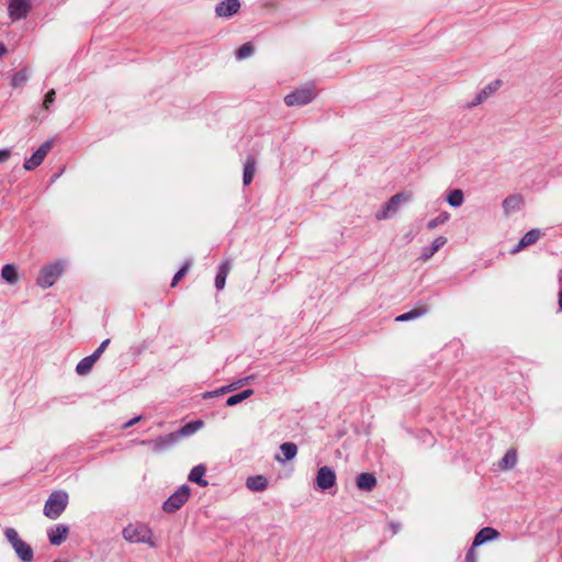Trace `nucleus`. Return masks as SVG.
<instances>
[{"label":"nucleus","instance_id":"1","mask_svg":"<svg viewBox=\"0 0 562 562\" xmlns=\"http://www.w3.org/2000/svg\"><path fill=\"white\" fill-rule=\"evenodd\" d=\"M123 538L131 543H146L151 548L156 547L153 541L151 529L144 524H128L122 531Z\"/></svg>","mask_w":562,"mask_h":562},{"label":"nucleus","instance_id":"2","mask_svg":"<svg viewBox=\"0 0 562 562\" xmlns=\"http://www.w3.org/2000/svg\"><path fill=\"white\" fill-rule=\"evenodd\" d=\"M68 499V494L65 491L58 490L52 492L44 504V515L49 519H57L65 512Z\"/></svg>","mask_w":562,"mask_h":562},{"label":"nucleus","instance_id":"3","mask_svg":"<svg viewBox=\"0 0 562 562\" xmlns=\"http://www.w3.org/2000/svg\"><path fill=\"white\" fill-rule=\"evenodd\" d=\"M65 267L66 263L63 260H57L43 266L36 279V285L42 289H48L53 286L57 279L65 271Z\"/></svg>","mask_w":562,"mask_h":562},{"label":"nucleus","instance_id":"4","mask_svg":"<svg viewBox=\"0 0 562 562\" xmlns=\"http://www.w3.org/2000/svg\"><path fill=\"white\" fill-rule=\"evenodd\" d=\"M315 98V86L313 83H306L286 94L284 97V103L288 106H303L311 103Z\"/></svg>","mask_w":562,"mask_h":562},{"label":"nucleus","instance_id":"5","mask_svg":"<svg viewBox=\"0 0 562 562\" xmlns=\"http://www.w3.org/2000/svg\"><path fill=\"white\" fill-rule=\"evenodd\" d=\"M191 488L189 485H181L173 492L162 504V509L166 513L172 514L179 510L189 499Z\"/></svg>","mask_w":562,"mask_h":562},{"label":"nucleus","instance_id":"6","mask_svg":"<svg viewBox=\"0 0 562 562\" xmlns=\"http://www.w3.org/2000/svg\"><path fill=\"white\" fill-rule=\"evenodd\" d=\"M405 193H396L375 214L376 220L382 221L393 216L400 209L403 201H406Z\"/></svg>","mask_w":562,"mask_h":562},{"label":"nucleus","instance_id":"7","mask_svg":"<svg viewBox=\"0 0 562 562\" xmlns=\"http://www.w3.org/2000/svg\"><path fill=\"white\" fill-rule=\"evenodd\" d=\"M179 441L176 431L160 436L155 440H143L142 445L149 446L156 453L165 451L173 447Z\"/></svg>","mask_w":562,"mask_h":562},{"label":"nucleus","instance_id":"8","mask_svg":"<svg viewBox=\"0 0 562 562\" xmlns=\"http://www.w3.org/2000/svg\"><path fill=\"white\" fill-rule=\"evenodd\" d=\"M336 484V473L327 465L318 469L316 474V487L325 491L333 487Z\"/></svg>","mask_w":562,"mask_h":562},{"label":"nucleus","instance_id":"9","mask_svg":"<svg viewBox=\"0 0 562 562\" xmlns=\"http://www.w3.org/2000/svg\"><path fill=\"white\" fill-rule=\"evenodd\" d=\"M52 145H53L52 140H46L45 143H43L40 146V148L30 158H27L24 161V165H23L24 169L25 170H34L35 168H37L43 162L46 155L48 154L49 149L52 148Z\"/></svg>","mask_w":562,"mask_h":562},{"label":"nucleus","instance_id":"10","mask_svg":"<svg viewBox=\"0 0 562 562\" xmlns=\"http://www.w3.org/2000/svg\"><path fill=\"white\" fill-rule=\"evenodd\" d=\"M239 0H222L215 5V14L218 18H231L240 9Z\"/></svg>","mask_w":562,"mask_h":562},{"label":"nucleus","instance_id":"11","mask_svg":"<svg viewBox=\"0 0 562 562\" xmlns=\"http://www.w3.org/2000/svg\"><path fill=\"white\" fill-rule=\"evenodd\" d=\"M9 15L12 20L25 18L30 10L29 0H11L9 3Z\"/></svg>","mask_w":562,"mask_h":562},{"label":"nucleus","instance_id":"12","mask_svg":"<svg viewBox=\"0 0 562 562\" xmlns=\"http://www.w3.org/2000/svg\"><path fill=\"white\" fill-rule=\"evenodd\" d=\"M69 527L65 524H58L47 531L49 542L53 546H60L67 539Z\"/></svg>","mask_w":562,"mask_h":562},{"label":"nucleus","instance_id":"13","mask_svg":"<svg viewBox=\"0 0 562 562\" xmlns=\"http://www.w3.org/2000/svg\"><path fill=\"white\" fill-rule=\"evenodd\" d=\"M542 236V233L539 228H532L528 231L519 240V243L513 248L512 254H517L521 249L531 246L536 244L540 237Z\"/></svg>","mask_w":562,"mask_h":562},{"label":"nucleus","instance_id":"14","mask_svg":"<svg viewBox=\"0 0 562 562\" xmlns=\"http://www.w3.org/2000/svg\"><path fill=\"white\" fill-rule=\"evenodd\" d=\"M524 204L522 196L520 194H512L503 201V211L505 215H510L521 210Z\"/></svg>","mask_w":562,"mask_h":562},{"label":"nucleus","instance_id":"15","mask_svg":"<svg viewBox=\"0 0 562 562\" xmlns=\"http://www.w3.org/2000/svg\"><path fill=\"white\" fill-rule=\"evenodd\" d=\"M356 485L360 491L371 492L376 486V477L370 472L360 473L356 479Z\"/></svg>","mask_w":562,"mask_h":562},{"label":"nucleus","instance_id":"16","mask_svg":"<svg viewBox=\"0 0 562 562\" xmlns=\"http://www.w3.org/2000/svg\"><path fill=\"white\" fill-rule=\"evenodd\" d=\"M447 243V238L443 236H439L434 239L431 246L424 247L422 249L419 260L426 262L428 261L442 246Z\"/></svg>","mask_w":562,"mask_h":562},{"label":"nucleus","instance_id":"17","mask_svg":"<svg viewBox=\"0 0 562 562\" xmlns=\"http://www.w3.org/2000/svg\"><path fill=\"white\" fill-rule=\"evenodd\" d=\"M206 468L203 464L195 465L189 473V481L198 484L201 487H206L209 482L204 480Z\"/></svg>","mask_w":562,"mask_h":562},{"label":"nucleus","instance_id":"18","mask_svg":"<svg viewBox=\"0 0 562 562\" xmlns=\"http://www.w3.org/2000/svg\"><path fill=\"white\" fill-rule=\"evenodd\" d=\"M15 554L22 562H33L34 553L33 549L25 541H21L18 544L12 547Z\"/></svg>","mask_w":562,"mask_h":562},{"label":"nucleus","instance_id":"19","mask_svg":"<svg viewBox=\"0 0 562 562\" xmlns=\"http://www.w3.org/2000/svg\"><path fill=\"white\" fill-rule=\"evenodd\" d=\"M246 487L252 492H262L268 487V480L263 475L249 476L246 480Z\"/></svg>","mask_w":562,"mask_h":562},{"label":"nucleus","instance_id":"20","mask_svg":"<svg viewBox=\"0 0 562 562\" xmlns=\"http://www.w3.org/2000/svg\"><path fill=\"white\" fill-rule=\"evenodd\" d=\"M231 270V262L228 260L222 262L217 268V273L215 277V288L217 290H223L226 283V278Z\"/></svg>","mask_w":562,"mask_h":562},{"label":"nucleus","instance_id":"21","mask_svg":"<svg viewBox=\"0 0 562 562\" xmlns=\"http://www.w3.org/2000/svg\"><path fill=\"white\" fill-rule=\"evenodd\" d=\"M517 464V451L515 448L507 450L505 456L499 460L498 468L503 471L512 470Z\"/></svg>","mask_w":562,"mask_h":562},{"label":"nucleus","instance_id":"22","mask_svg":"<svg viewBox=\"0 0 562 562\" xmlns=\"http://www.w3.org/2000/svg\"><path fill=\"white\" fill-rule=\"evenodd\" d=\"M203 422L202 420H192L190 423H187L184 426H182L180 429L176 431L179 440L184 437H189L193 434H195L200 428H202Z\"/></svg>","mask_w":562,"mask_h":562},{"label":"nucleus","instance_id":"23","mask_svg":"<svg viewBox=\"0 0 562 562\" xmlns=\"http://www.w3.org/2000/svg\"><path fill=\"white\" fill-rule=\"evenodd\" d=\"M256 172V160L254 157H247L245 165H244V172H243V183L244 186H248L251 183L254 176Z\"/></svg>","mask_w":562,"mask_h":562},{"label":"nucleus","instance_id":"24","mask_svg":"<svg viewBox=\"0 0 562 562\" xmlns=\"http://www.w3.org/2000/svg\"><path fill=\"white\" fill-rule=\"evenodd\" d=\"M427 312H428V308L426 306H419L409 312L398 315L395 318V321L396 322H408V321L418 318L420 316H424L425 314H427Z\"/></svg>","mask_w":562,"mask_h":562},{"label":"nucleus","instance_id":"25","mask_svg":"<svg viewBox=\"0 0 562 562\" xmlns=\"http://www.w3.org/2000/svg\"><path fill=\"white\" fill-rule=\"evenodd\" d=\"M1 277L10 284L18 282V270L14 265H5L1 270Z\"/></svg>","mask_w":562,"mask_h":562},{"label":"nucleus","instance_id":"26","mask_svg":"<svg viewBox=\"0 0 562 562\" xmlns=\"http://www.w3.org/2000/svg\"><path fill=\"white\" fill-rule=\"evenodd\" d=\"M463 201H464V195H463L462 190H460V189H454V190L450 191L449 194L447 195V202L452 207L461 206Z\"/></svg>","mask_w":562,"mask_h":562},{"label":"nucleus","instance_id":"27","mask_svg":"<svg viewBox=\"0 0 562 562\" xmlns=\"http://www.w3.org/2000/svg\"><path fill=\"white\" fill-rule=\"evenodd\" d=\"M490 540H492V527H484L474 537L472 546L476 548Z\"/></svg>","mask_w":562,"mask_h":562},{"label":"nucleus","instance_id":"28","mask_svg":"<svg viewBox=\"0 0 562 562\" xmlns=\"http://www.w3.org/2000/svg\"><path fill=\"white\" fill-rule=\"evenodd\" d=\"M252 394H254V390H251V389L244 390L243 392H240L238 394L229 396L226 400V405L235 406V405L241 403L243 401L247 400L248 397H250Z\"/></svg>","mask_w":562,"mask_h":562},{"label":"nucleus","instance_id":"29","mask_svg":"<svg viewBox=\"0 0 562 562\" xmlns=\"http://www.w3.org/2000/svg\"><path fill=\"white\" fill-rule=\"evenodd\" d=\"M491 93H492V85L488 83L484 87V89L481 92H479L476 94L474 100L472 102H469L465 106L468 109H471L473 106L481 104L483 101H485L490 97Z\"/></svg>","mask_w":562,"mask_h":562},{"label":"nucleus","instance_id":"30","mask_svg":"<svg viewBox=\"0 0 562 562\" xmlns=\"http://www.w3.org/2000/svg\"><path fill=\"white\" fill-rule=\"evenodd\" d=\"M280 450L283 453L285 461L292 460L297 453V447L293 442H283L280 446Z\"/></svg>","mask_w":562,"mask_h":562},{"label":"nucleus","instance_id":"31","mask_svg":"<svg viewBox=\"0 0 562 562\" xmlns=\"http://www.w3.org/2000/svg\"><path fill=\"white\" fill-rule=\"evenodd\" d=\"M254 52H255L254 45L250 42H248V43H245L244 45H241L235 52V56H236V59L241 60V59L250 57L254 54Z\"/></svg>","mask_w":562,"mask_h":562},{"label":"nucleus","instance_id":"32","mask_svg":"<svg viewBox=\"0 0 562 562\" xmlns=\"http://www.w3.org/2000/svg\"><path fill=\"white\" fill-rule=\"evenodd\" d=\"M236 390V384H229V385H225V386H222L215 391H211V392H206L204 394V398H211V397H216V396H221L223 394H226L228 392H232Z\"/></svg>","mask_w":562,"mask_h":562},{"label":"nucleus","instance_id":"33","mask_svg":"<svg viewBox=\"0 0 562 562\" xmlns=\"http://www.w3.org/2000/svg\"><path fill=\"white\" fill-rule=\"evenodd\" d=\"M29 80L27 74L25 70H20L12 77L11 85L13 88L22 87Z\"/></svg>","mask_w":562,"mask_h":562},{"label":"nucleus","instance_id":"34","mask_svg":"<svg viewBox=\"0 0 562 562\" xmlns=\"http://www.w3.org/2000/svg\"><path fill=\"white\" fill-rule=\"evenodd\" d=\"M93 366L94 364H92L87 358H83L76 366V372L78 375H86L91 371Z\"/></svg>","mask_w":562,"mask_h":562},{"label":"nucleus","instance_id":"35","mask_svg":"<svg viewBox=\"0 0 562 562\" xmlns=\"http://www.w3.org/2000/svg\"><path fill=\"white\" fill-rule=\"evenodd\" d=\"M4 536L12 547L22 541L18 531L12 527L5 528Z\"/></svg>","mask_w":562,"mask_h":562},{"label":"nucleus","instance_id":"36","mask_svg":"<svg viewBox=\"0 0 562 562\" xmlns=\"http://www.w3.org/2000/svg\"><path fill=\"white\" fill-rule=\"evenodd\" d=\"M190 267H191V261L189 260L173 276L172 281H171V286L177 285V283L187 274Z\"/></svg>","mask_w":562,"mask_h":562},{"label":"nucleus","instance_id":"37","mask_svg":"<svg viewBox=\"0 0 562 562\" xmlns=\"http://www.w3.org/2000/svg\"><path fill=\"white\" fill-rule=\"evenodd\" d=\"M448 220H449V215L447 213H443V214L437 216L436 218L430 220L426 226L428 229H435L437 226L446 223Z\"/></svg>","mask_w":562,"mask_h":562},{"label":"nucleus","instance_id":"38","mask_svg":"<svg viewBox=\"0 0 562 562\" xmlns=\"http://www.w3.org/2000/svg\"><path fill=\"white\" fill-rule=\"evenodd\" d=\"M55 97H56V92H55V90H54V89L49 90V91L46 93L45 99H44V103H43V105H44V108H45L46 110H48V109H49V106H50V104H52V103H54V101H55Z\"/></svg>","mask_w":562,"mask_h":562},{"label":"nucleus","instance_id":"39","mask_svg":"<svg viewBox=\"0 0 562 562\" xmlns=\"http://www.w3.org/2000/svg\"><path fill=\"white\" fill-rule=\"evenodd\" d=\"M464 562H476L475 547L472 546L469 549V551L467 552Z\"/></svg>","mask_w":562,"mask_h":562},{"label":"nucleus","instance_id":"40","mask_svg":"<svg viewBox=\"0 0 562 562\" xmlns=\"http://www.w3.org/2000/svg\"><path fill=\"white\" fill-rule=\"evenodd\" d=\"M109 344H110V339L109 338L104 339L94 351H97V353L102 356V353L104 352V350L106 349Z\"/></svg>","mask_w":562,"mask_h":562},{"label":"nucleus","instance_id":"41","mask_svg":"<svg viewBox=\"0 0 562 562\" xmlns=\"http://www.w3.org/2000/svg\"><path fill=\"white\" fill-rule=\"evenodd\" d=\"M143 419V416L139 415V416H136L134 418H132L131 420L126 422L124 425H123V428L124 429H127L130 427H132L133 425H135L136 423H138L139 420Z\"/></svg>","mask_w":562,"mask_h":562},{"label":"nucleus","instance_id":"42","mask_svg":"<svg viewBox=\"0 0 562 562\" xmlns=\"http://www.w3.org/2000/svg\"><path fill=\"white\" fill-rule=\"evenodd\" d=\"M389 528L391 529L393 535H396L401 530V524L396 521H390Z\"/></svg>","mask_w":562,"mask_h":562},{"label":"nucleus","instance_id":"43","mask_svg":"<svg viewBox=\"0 0 562 562\" xmlns=\"http://www.w3.org/2000/svg\"><path fill=\"white\" fill-rule=\"evenodd\" d=\"M10 156H11L10 149H0V162L8 160Z\"/></svg>","mask_w":562,"mask_h":562},{"label":"nucleus","instance_id":"44","mask_svg":"<svg viewBox=\"0 0 562 562\" xmlns=\"http://www.w3.org/2000/svg\"><path fill=\"white\" fill-rule=\"evenodd\" d=\"M101 357V355L97 353V351H93L90 356H87L86 358L92 363L94 364L99 358Z\"/></svg>","mask_w":562,"mask_h":562},{"label":"nucleus","instance_id":"45","mask_svg":"<svg viewBox=\"0 0 562 562\" xmlns=\"http://www.w3.org/2000/svg\"><path fill=\"white\" fill-rule=\"evenodd\" d=\"M101 357V355L97 353V351H93L90 356H87L86 358L92 363L94 364L99 358Z\"/></svg>","mask_w":562,"mask_h":562},{"label":"nucleus","instance_id":"46","mask_svg":"<svg viewBox=\"0 0 562 562\" xmlns=\"http://www.w3.org/2000/svg\"><path fill=\"white\" fill-rule=\"evenodd\" d=\"M250 380H252L251 375L250 376H246V378L239 380L238 382L235 383L236 384V389L238 386H240V385L247 384Z\"/></svg>","mask_w":562,"mask_h":562},{"label":"nucleus","instance_id":"47","mask_svg":"<svg viewBox=\"0 0 562 562\" xmlns=\"http://www.w3.org/2000/svg\"><path fill=\"white\" fill-rule=\"evenodd\" d=\"M7 54V47L0 42V57Z\"/></svg>","mask_w":562,"mask_h":562},{"label":"nucleus","instance_id":"48","mask_svg":"<svg viewBox=\"0 0 562 562\" xmlns=\"http://www.w3.org/2000/svg\"><path fill=\"white\" fill-rule=\"evenodd\" d=\"M559 310L562 312V288L559 291Z\"/></svg>","mask_w":562,"mask_h":562},{"label":"nucleus","instance_id":"49","mask_svg":"<svg viewBox=\"0 0 562 562\" xmlns=\"http://www.w3.org/2000/svg\"><path fill=\"white\" fill-rule=\"evenodd\" d=\"M499 86H501V81L496 80V81H494L493 89L496 90V88L499 87Z\"/></svg>","mask_w":562,"mask_h":562},{"label":"nucleus","instance_id":"50","mask_svg":"<svg viewBox=\"0 0 562 562\" xmlns=\"http://www.w3.org/2000/svg\"><path fill=\"white\" fill-rule=\"evenodd\" d=\"M498 537H499V532L496 529H494V540L498 539Z\"/></svg>","mask_w":562,"mask_h":562}]
</instances>
